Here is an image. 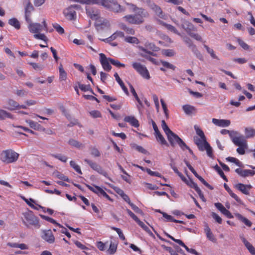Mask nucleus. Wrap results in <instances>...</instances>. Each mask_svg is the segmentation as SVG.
I'll use <instances>...</instances> for the list:
<instances>
[{
	"mask_svg": "<svg viewBox=\"0 0 255 255\" xmlns=\"http://www.w3.org/2000/svg\"><path fill=\"white\" fill-rule=\"evenodd\" d=\"M182 27L191 37L197 41L203 42L201 36L197 33L193 32V31H197V28L192 23L188 21L185 20L182 24Z\"/></svg>",
	"mask_w": 255,
	"mask_h": 255,
	"instance_id": "nucleus-2",
	"label": "nucleus"
},
{
	"mask_svg": "<svg viewBox=\"0 0 255 255\" xmlns=\"http://www.w3.org/2000/svg\"><path fill=\"white\" fill-rule=\"evenodd\" d=\"M135 12L134 14L127 15L123 18L129 24L139 25L144 22V18L148 16V13L144 9H138V11Z\"/></svg>",
	"mask_w": 255,
	"mask_h": 255,
	"instance_id": "nucleus-1",
	"label": "nucleus"
},
{
	"mask_svg": "<svg viewBox=\"0 0 255 255\" xmlns=\"http://www.w3.org/2000/svg\"><path fill=\"white\" fill-rule=\"evenodd\" d=\"M26 122L29 125L30 127L35 130H39L41 128V126L37 123L32 120H28Z\"/></svg>",
	"mask_w": 255,
	"mask_h": 255,
	"instance_id": "nucleus-33",
	"label": "nucleus"
},
{
	"mask_svg": "<svg viewBox=\"0 0 255 255\" xmlns=\"http://www.w3.org/2000/svg\"><path fill=\"white\" fill-rule=\"evenodd\" d=\"M124 37V33L123 32L117 31L113 34H112L110 37L108 38L103 39V41L105 42H110L111 41H113L116 39L117 37Z\"/></svg>",
	"mask_w": 255,
	"mask_h": 255,
	"instance_id": "nucleus-23",
	"label": "nucleus"
},
{
	"mask_svg": "<svg viewBox=\"0 0 255 255\" xmlns=\"http://www.w3.org/2000/svg\"><path fill=\"white\" fill-rule=\"evenodd\" d=\"M236 216L242 222H243L245 225H246L248 227H251L252 225V222L249 221L248 219L246 218L243 217L242 215H241L240 214H236Z\"/></svg>",
	"mask_w": 255,
	"mask_h": 255,
	"instance_id": "nucleus-37",
	"label": "nucleus"
},
{
	"mask_svg": "<svg viewBox=\"0 0 255 255\" xmlns=\"http://www.w3.org/2000/svg\"><path fill=\"white\" fill-rule=\"evenodd\" d=\"M19 107V105L18 103L15 101L10 99L7 102V107L5 108L7 109L10 111H13L16 110Z\"/></svg>",
	"mask_w": 255,
	"mask_h": 255,
	"instance_id": "nucleus-24",
	"label": "nucleus"
},
{
	"mask_svg": "<svg viewBox=\"0 0 255 255\" xmlns=\"http://www.w3.org/2000/svg\"><path fill=\"white\" fill-rule=\"evenodd\" d=\"M19 156V154L12 149L4 150L0 154V159L2 161L10 163L16 161Z\"/></svg>",
	"mask_w": 255,
	"mask_h": 255,
	"instance_id": "nucleus-4",
	"label": "nucleus"
},
{
	"mask_svg": "<svg viewBox=\"0 0 255 255\" xmlns=\"http://www.w3.org/2000/svg\"><path fill=\"white\" fill-rule=\"evenodd\" d=\"M84 161L86 162L93 170H95L100 174L103 175L105 177L110 179L108 177V173L97 163L87 159H85Z\"/></svg>",
	"mask_w": 255,
	"mask_h": 255,
	"instance_id": "nucleus-9",
	"label": "nucleus"
},
{
	"mask_svg": "<svg viewBox=\"0 0 255 255\" xmlns=\"http://www.w3.org/2000/svg\"><path fill=\"white\" fill-rule=\"evenodd\" d=\"M226 160L231 162L235 163L239 166H242V163L237 158L233 157H228L226 158Z\"/></svg>",
	"mask_w": 255,
	"mask_h": 255,
	"instance_id": "nucleus-52",
	"label": "nucleus"
},
{
	"mask_svg": "<svg viewBox=\"0 0 255 255\" xmlns=\"http://www.w3.org/2000/svg\"><path fill=\"white\" fill-rule=\"evenodd\" d=\"M183 41L187 46L191 49L192 52L194 54L196 57L199 60L203 61V56L201 52L198 50L197 46L194 44L193 41L188 37L185 36L183 37Z\"/></svg>",
	"mask_w": 255,
	"mask_h": 255,
	"instance_id": "nucleus-5",
	"label": "nucleus"
},
{
	"mask_svg": "<svg viewBox=\"0 0 255 255\" xmlns=\"http://www.w3.org/2000/svg\"><path fill=\"white\" fill-rule=\"evenodd\" d=\"M125 41L131 44H138L139 43V41L137 38L132 36H127L125 37Z\"/></svg>",
	"mask_w": 255,
	"mask_h": 255,
	"instance_id": "nucleus-38",
	"label": "nucleus"
},
{
	"mask_svg": "<svg viewBox=\"0 0 255 255\" xmlns=\"http://www.w3.org/2000/svg\"><path fill=\"white\" fill-rule=\"evenodd\" d=\"M114 77H115L116 80L117 82L119 84L123 91L125 92V93L127 94H128V89L126 88V87L125 86L124 82L121 80L120 77H119V75L117 73H116L114 74Z\"/></svg>",
	"mask_w": 255,
	"mask_h": 255,
	"instance_id": "nucleus-25",
	"label": "nucleus"
},
{
	"mask_svg": "<svg viewBox=\"0 0 255 255\" xmlns=\"http://www.w3.org/2000/svg\"><path fill=\"white\" fill-rule=\"evenodd\" d=\"M224 187L226 190L229 193L230 195L232 198H233L237 202H238V203L241 202V199L238 197V196L236 194H235L232 192L231 189L229 188V187L227 185V184L225 183L224 184Z\"/></svg>",
	"mask_w": 255,
	"mask_h": 255,
	"instance_id": "nucleus-26",
	"label": "nucleus"
},
{
	"mask_svg": "<svg viewBox=\"0 0 255 255\" xmlns=\"http://www.w3.org/2000/svg\"><path fill=\"white\" fill-rule=\"evenodd\" d=\"M132 66L143 78L146 79H150L149 73L144 65H142L140 63L133 62Z\"/></svg>",
	"mask_w": 255,
	"mask_h": 255,
	"instance_id": "nucleus-6",
	"label": "nucleus"
},
{
	"mask_svg": "<svg viewBox=\"0 0 255 255\" xmlns=\"http://www.w3.org/2000/svg\"><path fill=\"white\" fill-rule=\"evenodd\" d=\"M136 223L138 224V225L141 227L145 231L149 234L150 235H152V232L149 229V228L146 226L143 222L141 221L139 219L136 222Z\"/></svg>",
	"mask_w": 255,
	"mask_h": 255,
	"instance_id": "nucleus-44",
	"label": "nucleus"
},
{
	"mask_svg": "<svg viewBox=\"0 0 255 255\" xmlns=\"http://www.w3.org/2000/svg\"><path fill=\"white\" fill-rule=\"evenodd\" d=\"M214 169L225 181L226 182L228 181V179L225 175L223 171L218 165H216V166H214Z\"/></svg>",
	"mask_w": 255,
	"mask_h": 255,
	"instance_id": "nucleus-43",
	"label": "nucleus"
},
{
	"mask_svg": "<svg viewBox=\"0 0 255 255\" xmlns=\"http://www.w3.org/2000/svg\"><path fill=\"white\" fill-rule=\"evenodd\" d=\"M110 63L112 65L117 67H125V65L123 63H121L119 61L115 60L114 59L111 58L110 59Z\"/></svg>",
	"mask_w": 255,
	"mask_h": 255,
	"instance_id": "nucleus-53",
	"label": "nucleus"
},
{
	"mask_svg": "<svg viewBox=\"0 0 255 255\" xmlns=\"http://www.w3.org/2000/svg\"><path fill=\"white\" fill-rule=\"evenodd\" d=\"M144 46L145 48L142 46H139L138 48L145 53H147L148 55L152 56H155L156 54L154 53L153 52L147 50L148 49L151 50H154L155 49L156 46L154 43L149 42L148 41H146L144 44Z\"/></svg>",
	"mask_w": 255,
	"mask_h": 255,
	"instance_id": "nucleus-11",
	"label": "nucleus"
},
{
	"mask_svg": "<svg viewBox=\"0 0 255 255\" xmlns=\"http://www.w3.org/2000/svg\"><path fill=\"white\" fill-rule=\"evenodd\" d=\"M233 142L237 146L248 147L246 137L242 135L237 136L233 139Z\"/></svg>",
	"mask_w": 255,
	"mask_h": 255,
	"instance_id": "nucleus-14",
	"label": "nucleus"
},
{
	"mask_svg": "<svg viewBox=\"0 0 255 255\" xmlns=\"http://www.w3.org/2000/svg\"><path fill=\"white\" fill-rule=\"evenodd\" d=\"M40 217L44 220L48 221V222H49L53 224H55V225H57V226H59L60 227H62V226L60 225L59 224L57 223L56 222V221L55 220H54L53 219L50 218V217H49L48 216H44V215H40Z\"/></svg>",
	"mask_w": 255,
	"mask_h": 255,
	"instance_id": "nucleus-48",
	"label": "nucleus"
},
{
	"mask_svg": "<svg viewBox=\"0 0 255 255\" xmlns=\"http://www.w3.org/2000/svg\"><path fill=\"white\" fill-rule=\"evenodd\" d=\"M160 63L163 65V66L168 69H170L173 70H174L175 69L176 67L173 65V64L165 61L163 60H160Z\"/></svg>",
	"mask_w": 255,
	"mask_h": 255,
	"instance_id": "nucleus-54",
	"label": "nucleus"
},
{
	"mask_svg": "<svg viewBox=\"0 0 255 255\" xmlns=\"http://www.w3.org/2000/svg\"><path fill=\"white\" fill-rule=\"evenodd\" d=\"M100 61L103 68V69L107 71H110L112 69V66L110 65L111 58H107L106 55L103 53L99 54Z\"/></svg>",
	"mask_w": 255,
	"mask_h": 255,
	"instance_id": "nucleus-10",
	"label": "nucleus"
},
{
	"mask_svg": "<svg viewBox=\"0 0 255 255\" xmlns=\"http://www.w3.org/2000/svg\"><path fill=\"white\" fill-rule=\"evenodd\" d=\"M205 232L206 233L207 237L209 240L213 242H216V240L207 224L205 226Z\"/></svg>",
	"mask_w": 255,
	"mask_h": 255,
	"instance_id": "nucleus-27",
	"label": "nucleus"
},
{
	"mask_svg": "<svg viewBox=\"0 0 255 255\" xmlns=\"http://www.w3.org/2000/svg\"><path fill=\"white\" fill-rule=\"evenodd\" d=\"M34 10V7L29 0H28L25 7V13L31 14L32 11Z\"/></svg>",
	"mask_w": 255,
	"mask_h": 255,
	"instance_id": "nucleus-45",
	"label": "nucleus"
},
{
	"mask_svg": "<svg viewBox=\"0 0 255 255\" xmlns=\"http://www.w3.org/2000/svg\"><path fill=\"white\" fill-rule=\"evenodd\" d=\"M53 27L59 34H62L64 33V29L58 23H55L52 24Z\"/></svg>",
	"mask_w": 255,
	"mask_h": 255,
	"instance_id": "nucleus-56",
	"label": "nucleus"
},
{
	"mask_svg": "<svg viewBox=\"0 0 255 255\" xmlns=\"http://www.w3.org/2000/svg\"><path fill=\"white\" fill-rule=\"evenodd\" d=\"M124 121L129 123L132 126L135 128H137L139 126L138 120L135 119L134 117L132 116L125 117Z\"/></svg>",
	"mask_w": 255,
	"mask_h": 255,
	"instance_id": "nucleus-22",
	"label": "nucleus"
},
{
	"mask_svg": "<svg viewBox=\"0 0 255 255\" xmlns=\"http://www.w3.org/2000/svg\"><path fill=\"white\" fill-rule=\"evenodd\" d=\"M212 123L215 125L221 127H227L230 126L231 122L228 120H219L213 118L212 119Z\"/></svg>",
	"mask_w": 255,
	"mask_h": 255,
	"instance_id": "nucleus-18",
	"label": "nucleus"
},
{
	"mask_svg": "<svg viewBox=\"0 0 255 255\" xmlns=\"http://www.w3.org/2000/svg\"><path fill=\"white\" fill-rule=\"evenodd\" d=\"M79 88L83 91L86 92L90 91L92 94H94L93 91L91 89L89 85L79 84Z\"/></svg>",
	"mask_w": 255,
	"mask_h": 255,
	"instance_id": "nucleus-46",
	"label": "nucleus"
},
{
	"mask_svg": "<svg viewBox=\"0 0 255 255\" xmlns=\"http://www.w3.org/2000/svg\"><path fill=\"white\" fill-rule=\"evenodd\" d=\"M86 13L91 19L97 20L100 17V11L98 9L90 6L86 8Z\"/></svg>",
	"mask_w": 255,
	"mask_h": 255,
	"instance_id": "nucleus-12",
	"label": "nucleus"
},
{
	"mask_svg": "<svg viewBox=\"0 0 255 255\" xmlns=\"http://www.w3.org/2000/svg\"><path fill=\"white\" fill-rule=\"evenodd\" d=\"M34 37L37 39H41L44 41H46L47 40L46 36L44 34L41 33H36L34 35Z\"/></svg>",
	"mask_w": 255,
	"mask_h": 255,
	"instance_id": "nucleus-62",
	"label": "nucleus"
},
{
	"mask_svg": "<svg viewBox=\"0 0 255 255\" xmlns=\"http://www.w3.org/2000/svg\"><path fill=\"white\" fill-rule=\"evenodd\" d=\"M167 139L172 147H174L178 144L180 147L185 146V143L177 134L171 131L167 135Z\"/></svg>",
	"mask_w": 255,
	"mask_h": 255,
	"instance_id": "nucleus-7",
	"label": "nucleus"
},
{
	"mask_svg": "<svg viewBox=\"0 0 255 255\" xmlns=\"http://www.w3.org/2000/svg\"><path fill=\"white\" fill-rule=\"evenodd\" d=\"M162 54L166 56L172 57L174 55L175 52L172 49L164 50L162 51Z\"/></svg>",
	"mask_w": 255,
	"mask_h": 255,
	"instance_id": "nucleus-58",
	"label": "nucleus"
},
{
	"mask_svg": "<svg viewBox=\"0 0 255 255\" xmlns=\"http://www.w3.org/2000/svg\"><path fill=\"white\" fill-rule=\"evenodd\" d=\"M182 108L184 112L187 115H190L192 114L193 112H195L196 110L194 107L189 105H184Z\"/></svg>",
	"mask_w": 255,
	"mask_h": 255,
	"instance_id": "nucleus-35",
	"label": "nucleus"
},
{
	"mask_svg": "<svg viewBox=\"0 0 255 255\" xmlns=\"http://www.w3.org/2000/svg\"><path fill=\"white\" fill-rule=\"evenodd\" d=\"M121 28L124 30L128 34L134 35L135 33V30L134 29L128 27L125 24H122L121 25Z\"/></svg>",
	"mask_w": 255,
	"mask_h": 255,
	"instance_id": "nucleus-42",
	"label": "nucleus"
},
{
	"mask_svg": "<svg viewBox=\"0 0 255 255\" xmlns=\"http://www.w3.org/2000/svg\"><path fill=\"white\" fill-rule=\"evenodd\" d=\"M70 166L73 168L74 169V170L77 172L78 173L80 174H82V171L81 170V168H80V167L76 164V163L75 162V161H71L70 162Z\"/></svg>",
	"mask_w": 255,
	"mask_h": 255,
	"instance_id": "nucleus-51",
	"label": "nucleus"
},
{
	"mask_svg": "<svg viewBox=\"0 0 255 255\" xmlns=\"http://www.w3.org/2000/svg\"><path fill=\"white\" fill-rule=\"evenodd\" d=\"M140 56H142V57H144V58L147 59V60H148L149 61H150L152 63L154 64L155 65L159 64V62H158L155 59L152 58L145 54L141 53Z\"/></svg>",
	"mask_w": 255,
	"mask_h": 255,
	"instance_id": "nucleus-50",
	"label": "nucleus"
},
{
	"mask_svg": "<svg viewBox=\"0 0 255 255\" xmlns=\"http://www.w3.org/2000/svg\"><path fill=\"white\" fill-rule=\"evenodd\" d=\"M186 184L190 186V187L195 189V191L197 190L199 188L198 187L197 184L195 183L191 179L189 178L187 180V182Z\"/></svg>",
	"mask_w": 255,
	"mask_h": 255,
	"instance_id": "nucleus-49",
	"label": "nucleus"
},
{
	"mask_svg": "<svg viewBox=\"0 0 255 255\" xmlns=\"http://www.w3.org/2000/svg\"><path fill=\"white\" fill-rule=\"evenodd\" d=\"M51 156L63 162H66L68 159L66 156L61 154H52Z\"/></svg>",
	"mask_w": 255,
	"mask_h": 255,
	"instance_id": "nucleus-41",
	"label": "nucleus"
},
{
	"mask_svg": "<svg viewBox=\"0 0 255 255\" xmlns=\"http://www.w3.org/2000/svg\"><path fill=\"white\" fill-rule=\"evenodd\" d=\"M29 30L32 33H37L43 30L42 25L38 23H30L28 26Z\"/></svg>",
	"mask_w": 255,
	"mask_h": 255,
	"instance_id": "nucleus-16",
	"label": "nucleus"
},
{
	"mask_svg": "<svg viewBox=\"0 0 255 255\" xmlns=\"http://www.w3.org/2000/svg\"><path fill=\"white\" fill-rule=\"evenodd\" d=\"M204 47L206 49L207 52L210 54L212 58L217 60H219L218 57L215 54L213 49L210 48L208 45L205 44L204 45Z\"/></svg>",
	"mask_w": 255,
	"mask_h": 255,
	"instance_id": "nucleus-40",
	"label": "nucleus"
},
{
	"mask_svg": "<svg viewBox=\"0 0 255 255\" xmlns=\"http://www.w3.org/2000/svg\"><path fill=\"white\" fill-rule=\"evenodd\" d=\"M8 23L10 25L13 26L16 29H19L20 28V24L19 22L16 18H12L8 20Z\"/></svg>",
	"mask_w": 255,
	"mask_h": 255,
	"instance_id": "nucleus-29",
	"label": "nucleus"
},
{
	"mask_svg": "<svg viewBox=\"0 0 255 255\" xmlns=\"http://www.w3.org/2000/svg\"><path fill=\"white\" fill-rule=\"evenodd\" d=\"M110 3L106 0L104 6L107 7L115 12H122L125 11V8L119 4L115 0H109Z\"/></svg>",
	"mask_w": 255,
	"mask_h": 255,
	"instance_id": "nucleus-8",
	"label": "nucleus"
},
{
	"mask_svg": "<svg viewBox=\"0 0 255 255\" xmlns=\"http://www.w3.org/2000/svg\"><path fill=\"white\" fill-rule=\"evenodd\" d=\"M235 171L239 175L243 177H246L249 176H253L255 174V172L254 170L249 169L243 170L241 168H237L235 170Z\"/></svg>",
	"mask_w": 255,
	"mask_h": 255,
	"instance_id": "nucleus-17",
	"label": "nucleus"
},
{
	"mask_svg": "<svg viewBox=\"0 0 255 255\" xmlns=\"http://www.w3.org/2000/svg\"><path fill=\"white\" fill-rule=\"evenodd\" d=\"M53 174L54 176H55L56 178H57L60 180H62L64 181H66L68 182H70V179L68 178L67 176H65L64 174L61 173L60 172H59L58 171L54 172Z\"/></svg>",
	"mask_w": 255,
	"mask_h": 255,
	"instance_id": "nucleus-32",
	"label": "nucleus"
},
{
	"mask_svg": "<svg viewBox=\"0 0 255 255\" xmlns=\"http://www.w3.org/2000/svg\"><path fill=\"white\" fill-rule=\"evenodd\" d=\"M194 140L195 143L201 151H204L205 150V147L206 146V144H209L206 141V138H202L196 137Z\"/></svg>",
	"mask_w": 255,
	"mask_h": 255,
	"instance_id": "nucleus-20",
	"label": "nucleus"
},
{
	"mask_svg": "<svg viewBox=\"0 0 255 255\" xmlns=\"http://www.w3.org/2000/svg\"><path fill=\"white\" fill-rule=\"evenodd\" d=\"M42 238L49 244H53L55 242V237L51 230L42 231Z\"/></svg>",
	"mask_w": 255,
	"mask_h": 255,
	"instance_id": "nucleus-13",
	"label": "nucleus"
},
{
	"mask_svg": "<svg viewBox=\"0 0 255 255\" xmlns=\"http://www.w3.org/2000/svg\"><path fill=\"white\" fill-rule=\"evenodd\" d=\"M85 185L91 191H92V192H94L95 193L98 194V193L99 192V190L100 189V187H99L98 186H96V185H95L94 187H92L90 185H89L88 184H85Z\"/></svg>",
	"mask_w": 255,
	"mask_h": 255,
	"instance_id": "nucleus-57",
	"label": "nucleus"
},
{
	"mask_svg": "<svg viewBox=\"0 0 255 255\" xmlns=\"http://www.w3.org/2000/svg\"><path fill=\"white\" fill-rule=\"evenodd\" d=\"M161 127L166 135L172 131L168 127L164 120H162L161 121Z\"/></svg>",
	"mask_w": 255,
	"mask_h": 255,
	"instance_id": "nucleus-47",
	"label": "nucleus"
},
{
	"mask_svg": "<svg viewBox=\"0 0 255 255\" xmlns=\"http://www.w3.org/2000/svg\"><path fill=\"white\" fill-rule=\"evenodd\" d=\"M164 25L169 30L173 32V33H174L175 34H177L178 35H180V33L178 31V30L176 29V28L174 26H172V25L169 24H167V23H164Z\"/></svg>",
	"mask_w": 255,
	"mask_h": 255,
	"instance_id": "nucleus-55",
	"label": "nucleus"
},
{
	"mask_svg": "<svg viewBox=\"0 0 255 255\" xmlns=\"http://www.w3.org/2000/svg\"><path fill=\"white\" fill-rule=\"evenodd\" d=\"M23 215L24 219H22V223L27 227H29V225H31L37 229L40 228V226L37 217L35 216L31 212L24 213Z\"/></svg>",
	"mask_w": 255,
	"mask_h": 255,
	"instance_id": "nucleus-3",
	"label": "nucleus"
},
{
	"mask_svg": "<svg viewBox=\"0 0 255 255\" xmlns=\"http://www.w3.org/2000/svg\"><path fill=\"white\" fill-rule=\"evenodd\" d=\"M151 9H152L156 14L160 18H163L164 14L161 8L151 1L148 4Z\"/></svg>",
	"mask_w": 255,
	"mask_h": 255,
	"instance_id": "nucleus-19",
	"label": "nucleus"
},
{
	"mask_svg": "<svg viewBox=\"0 0 255 255\" xmlns=\"http://www.w3.org/2000/svg\"><path fill=\"white\" fill-rule=\"evenodd\" d=\"M69 144L77 148L84 147V145L77 140L74 139H70L68 141Z\"/></svg>",
	"mask_w": 255,
	"mask_h": 255,
	"instance_id": "nucleus-34",
	"label": "nucleus"
},
{
	"mask_svg": "<svg viewBox=\"0 0 255 255\" xmlns=\"http://www.w3.org/2000/svg\"><path fill=\"white\" fill-rule=\"evenodd\" d=\"M63 13L65 16L69 20H72L76 17V12L71 7H68V8L64 10Z\"/></svg>",
	"mask_w": 255,
	"mask_h": 255,
	"instance_id": "nucleus-21",
	"label": "nucleus"
},
{
	"mask_svg": "<svg viewBox=\"0 0 255 255\" xmlns=\"http://www.w3.org/2000/svg\"><path fill=\"white\" fill-rule=\"evenodd\" d=\"M111 228L113 230L117 232L121 239H122L123 241L125 240V237L124 236L123 232H122L120 229L114 227H113Z\"/></svg>",
	"mask_w": 255,
	"mask_h": 255,
	"instance_id": "nucleus-59",
	"label": "nucleus"
},
{
	"mask_svg": "<svg viewBox=\"0 0 255 255\" xmlns=\"http://www.w3.org/2000/svg\"><path fill=\"white\" fill-rule=\"evenodd\" d=\"M6 118L13 119V116L6 111L0 109V120H3Z\"/></svg>",
	"mask_w": 255,
	"mask_h": 255,
	"instance_id": "nucleus-31",
	"label": "nucleus"
},
{
	"mask_svg": "<svg viewBox=\"0 0 255 255\" xmlns=\"http://www.w3.org/2000/svg\"><path fill=\"white\" fill-rule=\"evenodd\" d=\"M130 206L132 209V210H134V212H135L136 213L139 214L141 215H143L144 213L141 210H140L137 206H136L135 205L133 204L132 203L131 204H130Z\"/></svg>",
	"mask_w": 255,
	"mask_h": 255,
	"instance_id": "nucleus-61",
	"label": "nucleus"
},
{
	"mask_svg": "<svg viewBox=\"0 0 255 255\" xmlns=\"http://www.w3.org/2000/svg\"><path fill=\"white\" fill-rule=\"evenodd\" d=\"M155 135L157 140L160 142L161 144L168 145V143L165 139L163 135L161 134L159 130L155 132Z\"/></svg>",
	"mask_w": 255,
	"mask_h": 255,
	"instance_id": "nucleus-28",
	"label": "nucleus"
},
{
	"mask_svg": "<svg viewBox=\"0 0 255 255\" xmlns=\"http://www.w3.org/2000/svg\"><path fill=\"white\" fill-rule=\"evenodd\" d=\"M246 138H250L255 135V129L252 128H246L245 129Z\"/></svg>",
	"mask_w": 255,
	"mask_h": 255,
	"instance_id": "nucleus-39",
	"label": "nucleus"
},
{
	"mask_svg": "<svg viewBox=\"0 0 255 255\" xmlns=\"http://www.w3.org/2000/svg\"><path fill=\"white\" fill-rule=\"evenodd\" d=\"M29 64L33 67V69L37 70H42L43 69V66L38 64L36 63L31 62Z\"/></svg>",
	"mask_w": 255,
	"mask_h": 255,
	"instance_id": "nucleus-63",
	"label": "nucleus"
},
{
	"mask_svg": "<svg viewBox=\"0 0 255 255\" xmlns=\"http://www.w3.org/2000/svg\"><path fill=\"white\" fill-rule=\"evenodd\" d=\"M59 79L61 80L65 81L67 78V73L64 70L62 65L61 64H60L59 67Z\"/></svg>",
	"mask_w": 255,
	"mask_h": 255,
	"instance_id": "nucleus-36",
	"label": "nucleus"
},
{
	"mask_svg": "<svg viewBox=\"0 0 255 255\" xmlns=\"http://www.w3.org/2000/svg\"><path fill=\"white\" fill-rule=\"evenodd\" d=\"M74 2H79L81 4H101L103 6L105 5L106 0H71Z\"/></svg>",
	"mask_w": 255,
	"mask_h": 255,
	"instance_id": "nucleus-15",
	"label": "nucleus"
},
{
	"mask_svg": "<svg viewBox=\"0 0 255 255\" xmlns=\"http://www.w3.org/2000/svg\"><path fill=\"white\" fill-rule=\"evenodd\" d=\"M235 187L242 192L243 193L246 194V195H249V191L248 190H247V187L246 186V185L242 183H239L235 185Z\"/></svg>",
	"mask_w": 255,
	"mask_h": 255,
	"instance_id": "nucleus-30",
	"label": "nucleus"
},
{
	"mask_svg": "<svg viewBox=\"0 0 255 255\" xmlns=\"http://www.w3.org/2000/svg\"><path fill=\"white\" fill-rule=\"evenodd\" d=\"M133 147L138 152H141L142 153L146 154L148 153L146 149H145L143 147L140 145L134 144L133 146Z\"/></svg>",
	"mask_w": 255,
	"mask_h": 255,
	"instance_id": "nucleus-60",
	"label": "nucleus"
},
{
	"mask_svg": "<svg viewBox=\"0 0 255 255\" xmlns=\"http://www.w3.org/2000/svg\"><path fill=\"white\" fill-rule=\"evenodd\" d=\"M240 45L244 49L248 50L249 49V46L244 41L241 39L238 38L237 40Z\"/></svg>",
	"mask_w": 255,
	"mask_h": 255,
	"instance_id": "nucleus-64",
	"label": "nucleus"
}]
</instances>
